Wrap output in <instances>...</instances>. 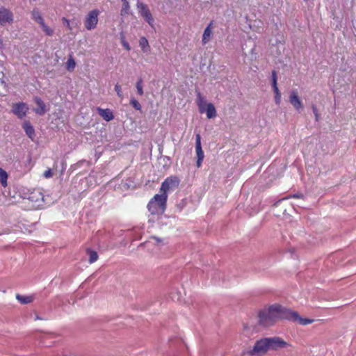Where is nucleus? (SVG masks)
<instances>
[{
    "label": "nucleus",
    "instance_id": "obj_1",
    "mask_svg": "<svg viewBox=\"0 0 356 356\" xmlns=\"http://www.w3.org/2000/svg\"><path fill=\"white\" fill-rule=\"evenodd\" d=\"M289 309L280 305H272L259 313V321L264 326H271L283 319L289 321Z\"/></svg>",
    "mask_w": 356,
    "mask_h": 356
},
{
    "label": "nucleus",
    "instance_id": "obj_2",
    "mask_svg": "<svg viewBox=\"0 0 356 356\" xmlns=\"http://www.w3.org/2000/svg\"><path fill=\"white\" fill-rule=\"evenodd\" d=\"M168 195L159 193L156 194L147 204L148 210L152 214L163 213L166 207Z\"/></svg>",
    "mask_w": 356,
    "mask_h": 356
},
{
    "label": "nucleus",
    "instance_id": "obj_3",
    "mask_svg": "<svg viewBox=\"0 0 356 356\" xmlns=\"http://www.w3.org/2000/svg\"><path fill=\"white\" fill-rule=\"evenodd\" d=\"M180 180L177 176H170L166 178L161 184L159 193L168 195V193L173 191L179 185Z\"/></svg>",
    "mask_w": 356,
    "mask_h": 356
},
{
    "label": "nucleus",
    "instance_id": "obj_4",
    "mask_svg": "<svg viewBox=\"0 0 356 356\" xmlns=\"http://www.w3.org/2000/svg\"><path fill=\"white\" fill-rule=\"evenodd\" d=\"M99 14L98 9H93L88 13L84 19V26L87 30H93L97 27Z\"/></svg>",
    "mask_w": 356,
    "mask_h": 356
},
{
    "label": "nucleus",
    "instance_id": "obj_5",
    "mask_svg": "<svg viewBox=\"0 0 356 356\" xmlns=\"http://www.w3.org/2000/svg\"><path fill=\"white\" fill-rule=\"evenodd\" d=\"M268 350H270L268 338H264L255 343L250 354L251 355L261 356L266 354Z\"/></svg>",
    "mask_w": 356,
    "mask_h": 356
},
{
    "label": "nucleus",
    "instance_id": "obj_6",
    "mask_svg": "<svg viewBox=\"0 0 356 356\" xmlns=\"http://www.w3.org/2000/svg\"><path fill=\"white\" fill-rule=\"evenodd\" d=\"M27 199L31 203L32 209H38L43 207L44 195L39 190L32 191Z\"/></svg>",
    "mask_w": 356,
    "mask_h": 356
},
{
    "label": "nucleus",
    "instance_id": "obj_7",
    "mask_svg": "<svg viewBox=\"0 0 356 356\" xmlns=\"http://www.w3.org/2000/svg\"><path fill=\"white\" fill-rule=\"evenodd\" d=\"M137 9L140 15L152 26H154V18L147 6L142 2H138Z\"/></svg>",
    "mask_w": 356,
    "mask_h": 356
},
{
    "label": "nucleus",
    "instance_id": "obj_8",
    "mask_svg": "<svg viewBox=\"0 0 356 356\" xmlns=\"http://www.w3.org/2000/svg\"><path fill=\"white\" fill-rule=\"evenodd\" d=\"M270 349L273 350H278L282 348L290 347L291 345L278 337L268 338Z\"/></svg>",
    "mask_w": 356,
    "mask_h": 356
},
{
    "label": "nucleus",
    "instance_id": "obj_9",
    "mask_svg": "<svg viewBox=\"0 0 356 356\" xmlns=\"http://www.w3.org/2000/svg\"><path fill=\"white\" fill-rule=\"evenodd\" d=\"M14 17L13 13L4 7H0V25L6 26L13 22Z\"/></svg>",
    "mask_w": 356,
    "mask_h": 356
},
{
    "label": "nucleus",
    "instance_id": "obj_10",
    "mask_svg": "<svg viewBox=\"0 0 356 356\" xmlns=\"http://www.w3.org/2000/svg\"><path fill=\"white\" fill-rule=\"evenodd\" d=\"M289 321L298 323L302 325H307L314 322V319L301 317L297 312L290 309Z\"/></svg>",
    "mask_w": 356,
    "mask_h": 356
},
{
    "label": "nucleus",
    "instance_id": "obj_11",
    "mask_svg": "<svg viewBox=\"0 0 356 356\" xmlns=\"http://www.w3.org/2000/svg\"><path fill=\"white\" fill-rule=\"evenodd\" d=\"M29 111V106L24 102L13 104L12 106V113L19 118H23Z\"/></svg>",
    "mask_w": 356,
    "mask_h": 356
},
{
    "label": "nucleus",
    "instance_id": "obj_12",
    "mask_svg": "<svg viewBox=\"0 0 356 356\" xmlns=\"http://www.w3.org/2000/svg\"><path fill=\"white\" fill-rule=\"evenodd\" d=\"M289 101L294 109L298 112H300L303 109V103L298 97V92L296 90H293L290 92Z\"/></svg>",
    "mask_w": 356,
    "mask_h": 356
},
{
    "label": "nucleus",
    "instance_id": "obj_13",
    "mask_svg": "<svg viewBox=\"0 0 356 356\" xmlns=\"http://www.w3.org/2000/svg\"><path fill=\"white\" fill-rule=\"evenodd\" d=\"M272 86L275 92V102L277 105H280L281 102V93L278 89L277 83V74L275 71L272 72Z\"/></svg>",
    "mask_w": 356,
    "mask_h": 356
},
{
    "label": "nucleus",
    "instance_id": "obj_14",
    "mask_svg": "<svg viewBox=\"0 0 356 356\" xmlns=\"http://www.w3.org/2000/svg\"><path fill=\"white\" fill-rule=\"evenodd\" d=\"M34 101L38 106L37 108H34V112L39 115H43L47 112L45 104L39 97H35Z\"/></svg>",
    "mask_w": 356,
    "mask_h": 356
},
{
    "label": "nucleus",
    "instance_id": "obj_15",
    "mask_svg": "<svg viewBox=\"0 0 356 356\" xmlns=\"http://www.w3.org/2000/svg\"><path fill=\"white\" fill-rule=\"evenodd\" d=\"M212 29V22H211L204 31L202 38V44H207L211 40L213 35Z\"/></svg>",
    "mask_w": 356,
    "mask_h": 356
},
{
    "label": "nucleus",
    "instance_id": "obj_16",
    "mask_svg": "<svg viewBox=\"0 0 356 356\" xmlns=\"http://www.w3.org/2000/svg\"><path fill=\"white\" fill-rule=\"evenodd\" d=\"M22 127L28 137L31 140H33L35 137V130L33 129V127L30 123V122H24L22 124Z\"/></svg>",
    "mask_w": 356,
    "mask_h": 356
},
{
    "label": "nucleus",
    "instance_id": "obj_17",
    "mask_svg": "<svg viewBox=\"0 0 356 356\" xmlns=\"http://www.w3.org/2000/svg\"><path fill=\"white\" fill-rule=\"evenodd\" d=\"M196 103L199 108V111L201 113H204L207 109V105L209 102H207L204 98L202 96V95L199 92L197 93L196 98Z\"/></svg>",
    "mask_w": 356,
    "mask_h": 356
},
{
    "label": "nucleus",
    "instance_id": "obj_18",
    "mask_svg": "<svg viewBox=\"0 0 356 356\" xmlns=\"http://www.w3.org/2000/svg\"><path fill=\"white\" fill-rule=\"evenodd\" d=\"M195 140H196L195 141V150H196L197 157L198 159H200V160H203L204 155V152L202 149L201 137H200V134L196 135Z\"/></svg>",
    "mask_w": 356,
    "mask_h": 356
},
{
    "label": "nucleus",
    "instance_id": "obj_19",
    "mask_svg": "<svg viewBox=\"0 0 356 356\" xmlns=\"http://www.w3.org/2000/svg\"><path fill=\"white\" fill-rule=\"evenodd\" d=\"M97 111L99 115L107 122L112 120L114 118L113 113L109 109H103L99 108Z\"/></svg>",
    "mask_w": 356,
    "mask_h": 356
},
{
    "label": "nucleus",
    "instance_id": "obj_20",
    "mask_svg": "<svg viewBox=\"0 0 356 356\" xmlns=\"http://www.w3.org/2000/svg\"><path fill=\"white\" fill-rule=\"evenodd\" d=\"M204 113L209 119L214 118L217 115L216 109L212 103H208L207 105V109Z\"/></svg>",
    "mask_w": 356,
    "mask_h": 356
},
{
    "label": "nucleus",
    "instance_id": "obj_21",
    "mask_svg": "<svg viewBox=\"0 0 356 356\" xmlns=\"http://www.w3.org/2000/svg\"><path fill=\"white\" fill-rule=\"evenodd\" d=\"M139 46L144 53H147L150 51V46L149 44L148 40L145 37H141L139 40Z\"/></svg>",
    "mask_w": 356,
    "mask_h": 356
},
{
    "label": "nucleus",
    "instance_id": "obj_22",
    "mask_svg": "<svg viewBox=\"0 0 356 356\" xmlns=\"http://www.w3.org/2000/svg\"><path fill=\"white\" fill-rule=\"evenodd\" d=\"M31 15L32 19L37 23H39L41 21L44 20V18H43L40 11L38 8L33 9Z\"/></svg>",
    "mask_w": 356,
    "mask_h": 356
},
{
    "label": "nucleus",
    "instance_id": "obj_23",
    "mask_svg": "<svg viewBox=\"0 0 356 356\" xmlns=\"http://www.w3.org/2000/svg\"><path fill=\"white\" fill-rule=\"evenodd\" d=\"M7 172L0 168V182L3 187H6L7 186Z\"/></svg>",
    "mask_w": 356,
    "mask_h": 356
},
{
    "label": "nucleus",
    "instance_id": "obj_24",
    "mask_svg": "<svg viewBox=\"0 0 356 356\" xmlns=\"http://www.w3.org/2000/svg\"><path fill=\"white\" fill-rule=\"evenodd\" d=\"M87 253L89 255L90 264H92L97 260L98 254H97V252L92 250H88Z\"/></svg>",
    "mask_w": 356,
    "mask_h": 356
},
{
    "label": "nucleus",
    "instance_id": "obj_25",
    "mask_svg": "<svg viewBox=\"0 0 356 356\" xmlns=\"http://www.w3.org/2000/svg\"><path fill=\"white\" fill-rule=\"evenodd\" d=\"M75 66H76V63H75L74 58H72V56H70L66 63V69L68 71L72 72L74 70Z\"/></svg>",
    "mask_w": 356,
    "mask_h": 356
},
{
    "label": "nucleus",
    "instance_id": "obj_26",
    "mask_svg": "<svg viewBox=\"0 0 356 356\" xmlns=\"http://www.w3.org/2000/svg\"><path fill=\"white\" fill-rule=\"evenodd\" d=\"M16 298L19 300V302H20L22 304H27L33 300V298L31 296L17 295Z\"/></svg>",
    "mask_w": 356,
    "mask_h": 356
},
{
    "label": "nucleus",
    "instance_id": "obj_27",
    "mask_svg": "<svg viewBox=\"0 0 356 356\" xmlns=\"http://www.w3.org/2000/svg\"><path fill=\"white\" fill-rule=\"evenodd\" d=\"M122 8L121 10V15H127L130 8V6L127 0H122Z\"/></svg>",
    "mask_w": 356,
    "mask_h": 356
},
{
    "label": "nucleus",
    "instance_id": "obj_28",
    "mask_svg": "<svg viewBox=\"0 0 356 356\" xmlns=\"http://www.w3.org/2000/svg\"><path fill=\"white\" fill-rule=\"evenodd\" d=\"M120 42L123 47L128 51L131 50V46L128 43V42L125 39V36L124 34L120 35Z\"/></svg>",
    "mask_w": 356,
    "mask_h": 356
},
{
    "label": "nucleus",
    "instance_id": "obj_29",
    "mask_svg": "<svg viewBox=\"0 0 356 356\" xmlns=\"http://www.w3.org/2000/svg\"><path fill=\"white\" fill-rule=\"evenodd\" d=\"M136 87L137 89V92L139 95H143V81L141 79H139L136 84Z\"/></svg>",
    "mask_w": 356,
    "mask_h": 356
},
{
    "label": "nucleus",
    "instance_id": "obj_30",
    "mask_svg": "<svg viewBox=\"0 0 356 356\" xmlns=\"http://www.w3.org/2000/svg\"><path fill=\"white\" fill-rule=\"evenodd\" d=\"M114 89H115V91L117 93L118 96L120 98L122 99L123 98V94H122V90L121 86L120 84H118V83H116L115 85Z\"/></svg>",
    "mask_w": 356,
    "mask_h": 356
},
{
    "label": "nucleus",
    "instance_id": "obj_31",
    "mask_svg": "<svg viewBox=\"0 0 356 356\" xmlns=\"http://www.w3.org/2000/svg\"><path fill=\"white\" fill-rule=\"evenodd\" d=\"M130 104L133 106V107L138 111H140L141 105L135 99H131L130 101Z\"/></svg>",
    "mask_w": 356,
    "mask_h": 356
},
{
    "label": "nucleus",
    "instance_id": "obj_32",
    "mask_svg": "<svg viewBox=\"0 0 356 356\" xmlns=\"http://www.w3.org/2000/svg\"><path fill=\"white\" fill-rule=\"evenodd\" d=\"M42 31L44 33V34L48 36H52L54 33V29L49 26L48 25Z\"/></svg>",
    "mask_w": 356,
    "mask_h": 356
},
{
    "label": "nucleus",
    "instance_id": "obj_33",
    "mask_svg": "<svg viewBox=\"0 0 356 356\" xmlns=\"http://www.w3.org/2000/svg\"><path fill=\"white\" fill-rule=\"evenodd\" d=\"M63 23L67 27L69 30H72V26H70V21L65 17L62 18Z\"/></svg>",
    "mask_w": 356,
    "mask_h": 356
},
{
    "label": "nucleus",
    "instance_id": "obj_34",
    "mask_svg": "<svg viewBox=\"0 0 356 356\" xmlns=\"http://www.w3.org/2000/svg\"><path fill=\"white\" fill-rule=\"evenodd\" d=\"M53 175V173L51 172V169H48L47 170L44 172V176L45 178H50Z\"/></svg>",
    "mask_w": 356,
    "mask_h": 356
},
{
    "label": "nucleus",
    "instance_id": "obj_35",
    "mask_svg": "<svg viewBox=\"0 0 356 356\" xmlns=\"http://www.w3.org/2000/svg\"><path fill=\"white\" fill-rule=\"evenodd\" d=\"M185 205H186V202L184 200H182L181 202L177 205V207L179 209V211H180L185 207Z\"/></svg>",
    "mask_w": 356,
    "mask_h": 356
},
{
    "label": "nucleus",
    "instance_id": "obj_36",
    "mask_svg": "<svg viewBox=\"0 0 356 356\" xmlns=\"http://www.w3.org/2000/svg\"><path fill=\"white\" fill-rule=\"evenodd\" d=\"M40 27L42 28V29L43 30L44 29L46 28V26H47V24L45 23L44 22V19L41 21L40 22L38 23Z\"/></svg>",
    "mask_w": 356,
    "mask_h": 356
},
{
    "label": "nucleus",
    "instance_id": "obj_37",
    "mask_svg": "<svg viewBox=\"0 0 356 356\" xmlns=\"http://www.w3.org/2000/svg\"><path fill=\"white\" fill-rule=\"evenodd\" d=\"M152 240L154 243H161V242H162V240H161V239H160V238H157V237H155V236L152 237Z\"/></svg>",
    "mask_w": 356,
    "mask_h": 356
},
{
    "label": "nucleus",
    "instance_id": "obj_38",
    "mask_svg": "<svg viewBox=\"0 0 356 356\" xmlns=\"http://www.w3.org/2000/svg\"><path fill=\"white\" fill-rule=\"evenodd\" d=\"M313 111H314V114H315L316 119V120H318V113H317V111H316V107H314V106L313 107Z\"/></svg>",
    "mask_w": 356,
    "mask_h": 356
},
{
    "label": "nucleus",
    "instance_id": "obj_39",
    "mask_svg": "<svg viewBox=\"0 0 356 356\" xmlns=\"http://www.w3.org/2000/svg\"><path fill=\"white\" fill-rule=\"evenodd\" d=\"M202 161L203 160H200V159L197 158V168H200L201 166Z\"/></svg>",
    "mask_w": 356,
    "mask_h": 356
}]
</instances>
